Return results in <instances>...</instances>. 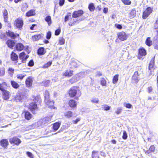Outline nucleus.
Wrapping results in <instances>:
<instances>
[{"instance_id": "obj_1", "label": "nucleus", "mask_w": 158, "mask_h": 158, "mask_svg": "<svg viewBox=\"0 0 158 158\" xmlns=\"http://www.w3.org/2000/svg\"><path fill=\"white\" fill-rule=\"evenodd\" d=\"M69 94L70 97H75V98L77 99L81 95V93L78 88L76 87H73L69 90Z\"/></svg>"}, {"instance_id": "obj_2", "label": "nucleus", "mask_w": 158, "mask_h": 158, "mask_svg": "<svg viewBox=\"0 0 158 158\" xmlns=\"http://www.w3.org/2000/svg\"><path fill=\"white\" fill-rule=\"evenodd\" d=\"M23 24V20L19 18L16 19L14 22V26L19 29L22 28Z\"/></svg>"}, {"instance_id": "obj_3", "label": "nucleus", "mask_w": 158, "mask_h": 158, "mask_svg": "<svg viewBox=\"0 0 158 158\" xmlns=\"http://www.w3.org/2000/svg\"><path fill=\"white\" fill-rule=\"evenodd\" d=\"M50 121V118L49 117H46L38 122L37 123V125L38 127L43 126Z\"/></svg>"}, {"instance_id": "obj_4", "label": "nucleus", "mask_w": 158, "mask_h": 158, "mask_svg": "<svg viewBox=\"0 0 158 158\" xmlns=\"http://www.w3.org/2000/svg\"><path fill=\"white\" fill-rule=\"evenodd\" d=\"M152 9L149 7L147 8L143 12V19H146L152 13Z\"/></svg>"}, {"instance_id": "obj_5", "label": "nucleus", "mask_w": 158, "mask_h": 158, "mask_svg": "<svg viewBox=\"0 0 158 158\" xmlns=\"http://www.w3.org/2000/svg\"><path fill=\"white\" fill-rule=\"evenodd\" d=\"M118 38L121 41H124L126 40L127 39V35L123 31H122L118 33Z\"/></svg>"}, {"instance_id": "obj_6", "label": "nucleus", "mask_w": 158, "mask_h": 158, "mask_svg": "<svg viewBox=\"0 0 158 158\" xmlns=\"http://www.w3.org/2000/svg\"><path fill=\"white\" fill-rule=\"evenodd\" d=\"M25 96L21 93H18L15 97V100L17 102H22Z\"/></svg>"}, {"instance_id": "obj_7", "label": "nucleus", "mask_w": 158, "mask_h": 158, "mask_svg": "<svg viewBox=\"0 0 158 158\" xmlns=\"http://www.w3.org/2000/svg\"><path fill=\"white\" fill-rule=\"evenodd\" d=\"M29 108L33 113H35V111L38 109L37 104L34 102H32L29 104Z\"/></svg>"}, {"instance_id": "obj_8", "label": "nucleus", "mask_w": 158, "mask_h": 158, "mask_svg": "<svg viewBox=\"0 0 158 158\" xmlns=\"http://www.w3.org/2000/svg\"><path fill=\"white\" fill-rule=\"evenodd\" d=\"M9 140L10 143H14L17 145L19 144L21 142L20 140L16 137L11 138L9 139Z\"/></svg>"}, {"instance_id": "obj_9", "label": "nucleus", "mask_w": 158, "mask_h": 158, "mask_svg": "<svg viewBox=\"0 0 158 158\" xmlns=\"http://www.w3.org/2000/svg\"><path fill=\"white\" fill-rule=\"evenodd\" d=\"M19 57V59L22 60V63H24L28 58L29 56L26 55L24 52H22L20 54Z\"/></svg>"}, {"instance_id": "obj_10", "label": "nucleus", "mask_w": 158, "mask_h": 158, "mask_svg": "<svg viewBox=\"0 0 158 158\" xmlns=\"http://www.w3.org/2000/svg\"><path fill=\"white\" fill-rule=\"evenodd\" d=\"M83 13V11L82 10L75 11L73 12V17L74 18H76L81 16Z\"/></svg>"}, {"instance_id": "obj_11", "label": "nucleus", "mask_w": 158, "mask_h": 158, "mask_svg": "<svg viewBox=\"0 0 158 158\" xmlns=\"http://www.w3.org/2000/svg\"><path fill=\"white\" fill-rule=\"evenodd\" d=\"M15 49L18 51H21L24 48V45L21 43L17 44L15 46Z\"/></svg>"}, {"instance_id": "obj_12", "label": "nucleus", "mask_w": 158, "mask_h": 158, "mask_svg": "<svg viewBox=\"0 0 158 158\" xmlns=\"http://www.w3.org/2000/svg\"><path fill=\"white\" fill-rule=\"evenodd\" d=\"M0 144L2 147L6 148L9 144L8 141L7 139H2L0 141Z\"/></svg>"}, {"instance_id": "obj_13", "label": "nucleus", "mask_w": 158, "mask_h": 158, "mask_svg": "<svg viewBox=\"0 0 158 158\" xmlns=\"http://www.w3.org/2000/svg\"><path fill=\"white\" fill-rule=\"evenodd\" d=\"M32 79L30 77H28L25 81L27 86L29 88H30L32 85Z\"/></svg>"}, {"instance_id": "obj_14", "label": "nucleus", "mask_w": 158, "mask_h": 158, "mask_svg": "<svg viewBox=\"0 0 158 158\" xmlns=\"http://www.w3.org/2000/svg\"><path fill=\"white\" fill-rule=\"evenodd\" d=\"M139 75L138 74V72L137 71L135 72L134 75H133L132 79V80L136 83L138 82L139 80Z\"/></svg>"}, {"instance_id": "obj_15", "label": "nucleus", "mask_w": 158, "mask_h": 158, "mask_svg": "<svg viewBox=\"0 0 158 158\" xmlns=\"http://www.w3.org/2000/svg\"><path fill=\"white\" fill-rule=\"evenodd\" d=\"M7 34L12 39H15L19 36V35L17 33L15 34L14 32L9 31L7 32Z\"/></svg>"}, {"instance_id": "obj_16", "label": "nucleus", "mask_w": 158, "mask_h": 158, "mask_svg": "<svg viewBox=\"0 0 158 158\" xmlns=\"http://www.w3.org/2000/svg\"><path fill=\"white\" fill-rule=\"evenodd\" d=\"M45 102L49 107L52 109L55 108V107L53 105L54 104V102L52 100H50L49 99L48 100L46 101V102Z\"/></svg>"}, {"instance_id": "obj_17", "label": "nucleus", "mask_w": 158, "mask_h": 158, "mask_svg": "<svg viewBox=\"0 0 158 158\" xmlns=\"http://www.w3.org/2000/svg\"><path fill=\"white\" fill-rule=\"evenodd\" d=\"M22 115L24 116L25 118L27 120H29L32 118V115L28 111H26L23 113Z\"/></svg>"}, {"instance_id": "obj_18", "label": "nucleus", "mask_w": 158, "mask_h": 158, "mask_svg": "<svg viewBox=\"0 0 158 158\" xmlns=\"http://www.w3.org/2000/svg\"><path fill=\"white\" fill-rule=\"evenodd\" d=\"M84 72H81L78 73L77 75H76L75 76L73 77V78H75L76 77V79L75 80L76 81H77L84 77Z\"/></svg>"}, {"instance_id": "obj_19", "label": "nucleus", "mask_w": 158, "mask_h": 158, "mask_svg": "<svg viewBox=\"0 0 158 158\" xmlns=\"http://www.w3.org/2000/svg\"><path fill=\"white\" fill-rule=\"evenodd\" d=\"M81 20H80V19L75 20L71 18V19L69 23V25L70 26H72L75 24L76 23H79Z\"/></svg>"}, {"instance_id": "obj_20", "label": "nucleus", "mask_w": 158, "mask_h": 158, "mask_svg": "<svg viewBox=\"0 0 158 158\" xmlns=\"http://www.w3.org/2000/svg\"><path fill=\"white\" fill-rule=\"evenodd\" d=\"M7 88V84L5 82H3L0 84V90L2 91L6 90Z\"/></svg>"}, {"instance_id": "obj_21", "label": "nucleus", "mask_w": 158, "mask_h": 158, "mask_svg": "<svg viewBox=\"0 0 158 158\" xmlns=\"http://www.w3.org/2000/svg\"><path fill=\"white\" fill-rule=\"evenodd\" d=\"M6 44L9 48H12L15 45V42L13 40H8L6 42Z\"/></svg>"}, {"instance_id": "obj_22", "label": "nucleus", "mask_w": 158, "mask_h": 158, "mask_svg": "<svg viewBox=\"0 0 158 158\" xmlns=\"http://www.w3.org/2000/svg\"><path fill=\"white\" fill-rule=\"evenodd\" d=\"M69 104L71 107H75L77 106V103L74 100L71 99L69 101Z\"/></svg>"}, {"instance_id": "obj_23", "label": "nucleus", "mask_w": 158, "mask_h": 158, "mask_svg": "<svg viewBox=\"0 0 158 158\" xmlns=\"http://www.w3.org/2000/svg\"><path fill=\"white\" fill-rule=\"evenodd\" d=\"M35 10L32 9L26 13V15L27 17H30L35 15Z\"/></svg>"}, {"instance_id": "obj_24", "label": "nucleus", "mask_w": 158, "mask_h": 158, "mask_svg": "<svg viewBox=\"0 0 158 158\" xmlns=\"http://www.w3.org/2000/svg\"><path fill=\"white\" fill-rule=\"evenodd\" d=\"M73 71L71 70H67L63 73V75L66 77H69L73 74Z\"/></svg>"}, {"instance_id": "obj_25", "label": "nucleus", "mask_w": 158, "mask_h": 158, "mask_svg": "<svg viewBox=\"0 0 158 158\" xmlns=\"http://www.w3.org/2000/svg\"><path fill=\"white\" fill-rule=\"evenodd\" d=\"M3 98L4 99L7 100L9 98V92L7 91H3Z\"/></svg>"}, {"instance_id": "obj_26", "label": "nucleus", "mask_w": 158, "mask_h": 158, "mask_svg": "<svg viewBox=\"0 0 158 158\" xmlns=\"http://www.w3.org/2000/svg\"><path fill=\"white\" fill-rule=\"evenodd\" d=\"M11 84L12 87L15 89H18L19 86V85L18 83L14 81H11Z\"/></svg>"}, {"instance_id": "obj_27", "label": "nucleus", "mask_w": 158, "mask_h": 158, "mask_svg": "<svg viewBox=\"0 0 158 158\" xmlns=\"http://www.w3.org/2000/svg\"><path fill=\"white\" fill-rule=\"evenodd\" d=\"M139 54L142 56H144L146 54V51L143 48H140L139 49Z\"/></svg>"}, {"instance_id": "obj_28", "label": "nucleus", "mask_w": 158, "mask_h": 158, "mask_svg": "<svg viewBox=\"0 0 158 158\" xmlns=\"http://www.w3.org/2000/svg\"><path fill=\"white\" fill-rule=\"evenodd\" d=\"M11 58L13 61L17 60L18 59V56L17 54L14 52H12L11 55Z\"/></svg>"}, {"instance_id": "obj_29", "label": "nucleus", "mask_w": 158, "mask_h": 158, "mask_svg": "<svg viewBox=\"0 0 158 158\" xmlns=\"http://www.w3.org/2000/svg\"><path fill=\"white\" fill-rule=\"evenodd\" d=\"M145 43L146 44L149 46H150L152 45V41L151 40V38L150 37H148L147 38Z\"/></svg>"}, {"instance_id": "obj_30", "label": "nucleus", "mask_w": 158, "mask_h": 158, "mask_svg": "<svg viewBox=\"0 0 158 158\" xmlns=\"http://www.w3.org/2000/svg\"><path fill=\"white\" fill-rule=\"evenodd\" d=\"M64 115L67 118H70L73 116V113L71 111H68L64 113Z\"/></svg>"}, {"instance_id": "obj_31", "label": "nucleus", "mask_w": 158, "mask_h": 158, "mask_svg": "<svg viewBox=\"0 0 158 158\" xmlns=\"http://www.w3.org/2000/svg\"><path fill=\"white\" fill-rule=\"evenodd\" d=\"M3 13L4 18L5 19L4 21L5 22H7V19L8 18L7 11L6 10H3Z\"/></svg>"}, {"instance_id": "obj_32", "label": "nucleus", "mask_w": 158, "mask_h": 158, "mask_svg": "<svg viewBox=\"0 0 158 158\" xmlns=\"http://www.w3.org/2000/svg\"><path fill=\"white\" fill-rule=\"evenodd\" d=\"M60 123H56L54 124L53 128L54 130L55 131H56L59 128Z\"/></svg>"}, {"instance_id": "obj_33", "label": "nucleus", "mask_w": 158, "mask_h": 158, "mask_svg": "<svg viewBox=\"0 0 158 158\" xmlns=\"http://www.w3.org/2000/svg\"><path fill=\"white\" fill-rule=\"evenodd\" d=\"M45 51L43 48H39L38 50V53L39 55H42L45 54Z\"/></svg>"}, {"instance_id": "obj_34", "label": "nucleus", "mask_w": 158, "mask_h": 158, "mask_svg": "<svg viewBox=\"0 0 158 158\" xmlns=\"http://www.w3.org/2000/svg\"><path fill=\"white\" fill-rule=\"evenodd\" d=\"M136 11L135 9L132 10L129 14V17L130 18H133L135 15Z\"/></svg>"}, {"instance_id": "obj_35", "label": "nucleus", "mask_w": 158, "mask_h": 158, "mask_svg": "<svg viewBox=\"0 0 158 158\" xmlns=\"http://www.w3.org/2000/svg\"><path fill=\"white\" fill-rule=\"evenodd\" d=\"M110 108V107L106 104L102 106V109L105 111L109 110Z\"/></svg>"}, {"instance_id": "obj_36", "label": "nucleus", "mask_w": 158, "mask_h": 158, "mask_svg": "<svg viewBox=\"0 0 158 158\" xmlns=\"http://www.w3.org/2000/svg\"><path fill=\"white\" fill-rule=\"evenodd\" d=\"M49 92L48 91H46L44 93L45 102L47 101L49 99Z\"/></svg>"}, {"instance_id": "obj_37", "label": "nucleus", "mask_w": 158, "mask_h": 158, "mask_svg": "<svg viewBox=\"0 0 158 158\" xmlns=\"http://www.w3.org/2000/svg\"><path fill=\"white\" fill-rule=\"evenodd\" d=\"M51 84V82L49 81L46 80L42 82V85H43L45 86L46 87L49 86Z\"/></svg>"}, {"instance_id": "obj_38", "label": "nucleus", "mask_w": 158, "mask_h": 158, "mask_svg": "<svg viewBox=\"0 0 158 158\" xmlns=\"http://www.w3.org/2000/svg\"><path fill=\"white\" fill-rule=\"evenodd\" d=\"M92 157L93 158H99L97 152L93 151L92 153Z\"/></svg>"}, {"instance_id": "obj_39", "label": "nucleus", "mask_w": 158, "mask_h": 158, "mask_svg": "<svg viewBox=\"0 0 158 158\" xmlns=\"http://www.w3.org/2000/svg\"><path fill=\"white\" fill-rule=\"evenodd\" d=\"M41 37L40 35H37L32 36L33 40L34 41L38 40Z\"/></svg>"}, {"instance_id": "obj_40", "label": "nucleus", "mask_w": 158, "mask_h": 158, "mask_svg": "<svg viewBox=\"0 0 158 158\" xmlns=\"http://www.w3.org/2000/svg\"><path fill=\"white\" fill-rule=\"evenodd\" d=\"M154 65V62L153 60H151L149 63V69L150 70V72H151V70L153 68Z\"/></svg>"}, {"instance_id": "obj_41", "label": "nucleus", "mask_w": 158, "mask_h": 158, "mask_svg": "<svg viewBox=\"0 0 158 158\" xmlns=\"http://www.w3.org/2000/svg\"><path fill=\"white\" fill-rule=\"evenodd\" d=\"M45 20L48 22V25H50L51 23V17L49 16H47L45 18Z\"/></svg>"}, {"instance_id": "obj_42", "label": "nucleus", "mask_w": 158, "mask_h": 158, "mask_svg": "<svg viewBox=\"0 0 158 158\" xmlns=\"http://www.w3.org/2000/svg\"><path fill=\"white\" fill-rule=\"evenodd\" d=\"M100 84L102 86H106V81L104 78H102L100 81Z\"/></svg>"}, {"instance_id": "obj_43", "label": "nucleus", "mask_w": 158, "mask_h": 158, "mask_svg": "<svg viewBox=\"0 0 158 158\" xmlns=\"http://www.w3.org/2000/svg\"><path fill=\"white\" fill-rule=\"evenodd\" d=\"M14 70L13 69L9 68L8 70V73L11 76H12L14 73Z\"/></svg>"}, {"instance_id": "obj_44", "label": "nucleus", "mask_w": 158, "mask_h": 158, "mask_svg": "<svg viewBox=\"0 0 158 158\" xmlns=\"http://www.w3.org/2000/svg\"><path fill=\"white\" fill-rule=\"evenodd\" d=\"M5 73V69L4 68H0V76L2 77L4 76Z\"/></svg>"}, {"instance_id": "obj_45", "label": "nucleus", "mask_w": 158, "mask_h": 158, "mask_svg": "<svg viewBox=\"0 0 158 158\" xmlns=\"http://www.w3.org/2000/svg\"><path fill=\"white\" fill-rule=\"evenodd\" d=\"M88 8L90 11H93L94 10L95 8V7L94 6V4L92 3L90 4Z\"/></svg>"}, {"instance_id": "obj_46", "label": "nucleus", "mask_w": 158, "mask_h": 158, "mask_svg": "<svg viewBox=\"0 0 158 158\" xmlns=\"http://www.w3.org/2000/svg\"><path fill=\"white\" fill-rule=\"evenodd\" d=\"M118 75H115L113 79V83L114 84L116 83L118 80Z\"/></svg>"}, {"instance_id": "obj_47", "label": "nucleus", "mask_w": 158, "mask_h": 158, "mask_svg": "<svg viewBox=\"0 0 158 158\" xmlns=\"http://www.w3.org/2000/svg\"><path fill=\"white\" fill-rule=\"evenodd\" d=\"M122 111V109L121 107H118L117 108L115 111V112L117 114H120Z\"/></svg>"}, {"instance_id": "obj_48", "label": "nucleus", "mask_w": 158, "mask_h": 158, "mask_svg": "<svg viewBox=\"0 0 158 158\" xmlns=\"http://www.w3.org/2000/svg\"><path fill=\"white\" fill-rule=\"evenodd\" d=\"M25 76V75L24 74H17L16 76V77L17 78L20 80H22Z\"/></svg>"}, {"instance_id": "obj_49", "label": "nucleus", "mask_w": 158, "mask_h": 158, "mask_svg": "<svg viewBox=\"0 0 158 158\" xmlns=\"http://www.w3.org/2000/svg\"><path fill=\"white\" fill-rule=\"evenodd\" d=\"M71 14L70 13H69L68 15H70ZM70 18H71V15H67L66 16H65L64 18V22H67L69 20V19Z\"/></svg>"}, {"instance_id": "obj_50", "label": "nucleus", "mask_w": 158, "mask_h": 158, "mask_svg": "<svg viewBox=\"0 0 158 158\" xmlns=\"http://www.w3.org/2000/svg\"><path fill=\"white\" fill-rule=\"evenodd\" d=\"M122 1L126 5H129L131 3V2L130 0H122Z\"/></svg>"}, {"instance_id": "obj_51", "label": "nucleus", "mask_w": 158, "mask_h": 158, "mask_svg": "<svg viewBox=\"0 0 158 158\" xmlns=\"http://www.w3.org/2000/svg\"><path fill=\"white\" fill-rule=\"evenodd\" d=\"M91 102L94 103H98L99 102V100L98 98H93L91 100Z\"/></svg>"}, {"instance_id": "obj_52", "label": "nucleus", "mask_w": 158, "mask_h": 158, "mask_svg": "<svg viewBox=\"0 0 158 158\" xmlns=\"http://www.w3.org/2000/svg\"><path fill=\"white\" fill-rule=\"evenodd\" d=\"M52 64V61H50L46 64L44 66V68H47L51 66Z\"/></svg>"}, {"instance_id": "obj_53", "label": "nucleus", "mask_w": 158, "mask_h": 158, "mask_svg": "<svg viewBox=\"0 0 158 158\" xmlns=\"http://www.w3.org/2000/svg\"><path fill=\"white\" fill-rule=\"evenodd\" d=\"M127 137V133L125 131H123V139H126Z\"/></svg>"}, {"instance_id": "obj_54", "label": "nucleus", "mask_w": 158, "mask_h": 158, "mask_svg": "<svg viewBox=\"0 0 158 158\" xmlns=\"http://www.w3.org/2000/svg\"><path fill=\"white\" fill-rule=\"evenodd\" d=\"M51 36V33L50 31H48L47 34V35H46V38L48 39H49Z\"/></svg>"}, {"instance_id": "obj_55", "label": "nucleus", "mask_w": 158, "mask_h": 158, "mask_svg": "<svg viewBox=\"0 0 158 158\" xmlns=\"http://www.w3.org/2000/svg\"><path fill=\"white\" fill-rule=\"evenodd\" d=\"M59 44L61 45L64 44V40L63 38H61L59 40Z\"/></svg>"}, {"instance_id": "obj_56", "label": "nucleus", "mask_w": 158, "mask_h": 158, "mask_svg": "<svg viewBox=\"0 0 158 158\" xmlns=\"http://www.w3.org/2000/svg\"><path fill=\"white\" fill-rule=\"evenodd\" d=\"M34 65L33 61L32 60L30 61L28 63V65L30 66H32Z\"/></svg>"}, {"instance_id": "obj_57", "label": "nucleus", "mask_w": 158, "mask_h": 158, "mask_svg": "<svg viewBox=\"0 0 158 158\" xmlns=\"http://www.w3.org/2000/svg\"><path fill=\"white\" fill-rule=\"evenodd\" d=\"M155 149V148L153 145L151 146L149 148V149L151 152H154Z\"/></svg>"}, {"instance_id": "obj_58", "label": "nucleus", "mask_w": 158, "mask_h": 158, "mask_svg": "<svg viewBox=\"0 0 158 158\" xmlns=\"http://www.w3.org/2000/svg\"><path fill=\"white\" fill-rule=\"evenodd\" d=\"M60 32V29H58L56 30L55 31V35H58Z\"/></svg>"}, {"instance_id": "obj_59", "label": "nucleus", "mask_w": 158, "mask_h": 158, "mask_svg": "<svg viewBox=\"0 0 158 158\" xmlns=\"http://www.w3.org/2000/svg\"><path fill=\"white\" fill-rule=\"evenodd\" d=\"M64 0H59V5L60 6H62L64 4Z\"/></svg>"}, {"instance_id": "obj_60", "label": "nucleus", "mask_w": 158, "mask_h": 158, "mask_svg": "<svg viewBox=\"0 0 158 158\" xmlns=\"http://www.w3.org/2000/svg\"><path fill=\"white\" fill-rule=\"evenodd\" d=\"M125 106L127 108H131L132 107V105L129 103L125 104Z\"/></svg>"}, {"instance_id": "obj_61", "label": "nucleus", "mask_w": 158, "mask_h": 158, "mask_svg": "<svg viewBox=\"0 0 158 158\" xmlns=\"http://www.w3.org/2000/svg\"><path fill=\"white\" fill-rule=\"evenodd\" d=\"M115 26L118 29H121L122 27L121 25L118 24H115Z\"/></svg>"}, {"instance_id": "obj_62", "label": "nucleus", "mask_w": 158, "mask_h": 158, "mask_svg": "<svg viewBox=\"0 0 158 158\" xmlns=\"http://www.w3.org/2000/svg\"><path fill=\"white\" fill-rule=\"evenodd\" d=\"M27 154L28 156L31 158H32L33 157V155L31 152H27Z\"/></svg>"}, {"instance_id": "obj_63", "label": "nucleus", "mask_w": 158, "mask_h": 158, "mask_svg": "<svg viewBox=\"0 0 158 158\" xmlns=\"http://www.w3.org/2000/svg\"><path fill=\"white\" fill-rule=\"evenodd\" d=\"M80 118H77L75 120H73V122L74 124H76L77 123L80 121Z\"/></svg>"}, {"instance_id": "obj_64", "label": "nucleus", "mask_w": 158, "mask_h": 158, "mask_svg": "<svg viewBox=\"0 0 158 158\" xmlns=\"http://www.w3.org/2000/svg\"><path fill=\"white\" fill-rule=\"evenodd\" d=\"M148 90L149 93H150V92H151L152 90V87L150 86V87H148Z\"/></svg>"}]
</instances>
